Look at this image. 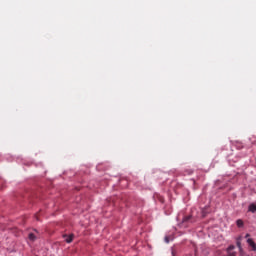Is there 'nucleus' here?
I'll return each instance as SVG.
<instances>
[{
    "mask_svg": "<svg viewBox=\"0 0 256 256\" xmlns=\"http://www.w3.org/2000/svg\"><path fill=\"white\" fill-rule=\"evenodd\" d=\"M247 243L252 248V251H256V244H255V241H253V239L248 238Z\"/></svg>",
    "mask_w": 256,
    "mask_h": 256,
    "instance_id": "f257e3e1",
    "label": "nucleus"
},
{
    "mask_svg": "<svg viewBox=\"0 0 256 256\" xmlns=\"http://www.w3.org/2000/svg\"><path fill=\"white\" fill-rule=\"evenodd\" d=\"M248 211H250V213H256V205L250 204L248 207Z\"/></svg>",
    "mask_w": 256,
    "mask_h": 256,
    "instance_id": "f03ea898",
    "label": "nucleus"
},
{
    "mask_svg": "<svg viewBox=\"0 0 256 256\" xmlns=\"http://www.w3.org/2000/svg\"><path fill=\"white\" fill-rule=\"evenodd\" d=\"M236 245L240 251V253H243V248L241 247V237L237 239Z\"/></svg>",
    "mask_w": 256,
    "mask_h": 256,
    "instance_id": "7ed1b4c3",
    "label": "nucleus"
},
{
    "mask_svg": "<svg viewBox=\"0 0 256 256\" xmlns=\"http://www.w3.org/2000/svg\"><path fill=\"white\" fill-rule=\"evenodd\" d=\"M233 249H235V246L233 245L228 247V256H235V252H231Z\"/></svg>",
    "mask_w": 256,
    "mask_h": 256,
    "instance_id": "20e7f679",
    "label": "nucleus"
},
{
    "mask_svg": "<svg viewBox=\"0 0 256 256\" xmlns=\"http://www.w3.org/2000/svg\"><path fill=\"white\" fill-rule=\"evenodd\" d=\"M64 238L66 243H72L73 242V235H70V236H67V235H64Z\"/></svg>",
    "mask_w": 256,
    "mask_h": 256,
    "instance_id": "39448f33",
    "label": "nucleus"
},
{
    "mask_svg": "<svg viewBox=\"0 0 256 256\" xmlns=\"http://www.w3.org/2000/svg\"><path fill=\"white\" fill-rule=\"evenodd\" d=\"M237 227H243V220L239 219L236 221Z\"/></svg>",
    "mask_w": 256,
    "mask_h": 256,
    "instance_id": "423d86ee",
    "label": "nucleus"
},
{
    "mask_svg": "<svg viewBox=\"0 0 256 256\" xmlns=\"http://www.w3.org/2000/svg\"><path fill=\"white\" fill-rule=\"evenodd\" d=\"M28 237H29L30 241H35V234L30 233Z\"/></svg>",
    "mask_w": 256,
    "mask_h": 256,
    "instance_id": "0eeeda50",
    "label": "nucleus"
},
{
    "mask_svg": "<svg viewBox=\"0 0 256 256\" xmlns=\"http://www.w3.org/2000/svg\"><path fill=\"white\" fill-rule=\"evenodd\" d=\"M191 220V216H186L184 217V221L187 222V221H190Z\"/></svg>",
    "mask_w": 256,
    "mask_h": 256,
    "instance_id": "6e6552de",
    "label": "nucleus"
},
{
    "mask_svg": "<svg viewBox=\"0 0 256 256\" xmlns=\"http://www.w3.org/2000/svg\"><path fill=\"white\" fill-rule=\"evenodd\" d=\"M165 241H166V243H169V237H165Z\"/></svg>",
    "mask_w": 256,
    "mask_h": 256,
    "instance_id": "1a4fd4ad",
    "label": "nucleus"
},
{
    "mask_svg": "<svg viewBox=\"0 0 256 256\" xmlns=\"http://www.w3.org/2000/svg\"><path fill=\"white\" fill-rule=\"evenodd\" d=\"M245 237H246V238H247V237H250V235H249V234H246V236H245Z\"/></svg>",
    "mask_w": 256,
    "mask_h": 256,
    "instance_id": "9d476101",
    "label": "nucleus"
}]
</instances>
